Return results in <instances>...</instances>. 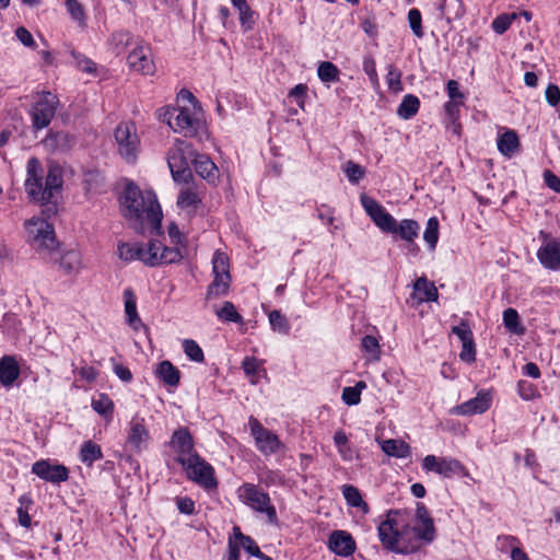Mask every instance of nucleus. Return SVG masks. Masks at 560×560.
Here are the masks:
<instances>
[{
	"label": "nucleus",
	"instance_id": "15",
	"mask_svg": "<svg viewBox=\"0 0 560 560\" xmlns=\"http://www.w3.org/2000/svg\"><path fill=\"white\" fill-rule=\"evenodd\" d=\"M202 190L198 186H183L176 200L179 214L187 219L195 217L202 207Z\"/></svg>",
	"mask_w": 560,
	"mask_h": 560
},
{
	"label": "nucleus",
	"instance_id": "10",
	"mask_svg": "<svg viewBox=\"0 0 560 560\" xmlns=\"http://www.w3.org/2000/svg\"><path fill=\"white\" fill-rule=\"evenodd\" d=\"M115 141L120 156L127 163H135L140 151V140L135 124H119L115 130Z\"/></svg>",
	"mask_w": 560,
	"mask_h": 560
},
{
	"label": "nucleus",
	"instance_id": "63",
	"mask_svg": "<svg viewBox=\"0 0 560 560\" xmlns=\"http://www.w3.org/2000/svg\"><path fill=\"white\" fill-rule=\"evenodd\" d=\"M176 505L183 514L191 515L195 513V502L188 497L176 498Z\"/></svg>",
	"mask_w": 560,
	"mask_h": 560
},
{
	"label": "nucleus",
	"instance_id": "7",
	"mask_svg": "<svg viewBox=\"0 0 560 560\" xmlns=\"http://www.w3.org/2000/svg\"><path fill=\"white\" fill-rule=\"evenodd\" d=\"M238 499L257 513H265L270 524H278L276 508L267 492L254 483H244L237 490Z\"/></svg>",
	"mask_w": 560,
	"mask_h": 560
},
{
	"label": "nucleus",
	"instance_id": "53",
	"mask_svg": "<svg viewBox=\"0 0 560 560\" xmlns=\"http://www.w3.org/2000/svg\"><path fill=\"white\" fill-rule=\"evenodd\" d=\"M362 349L370 355L372 359H377L380 354V345L375 337L373 336H364L361 341Z\"/></svg>",
	"mask_w": 560,
	"mask_h": 560
},
{
	"label": "nucleus",
	"instance_id": "8",
	"mask_svg": "<svg viewBox=\"0 0 560 560\" xmlns=\"http://www.w3.org/2000/svg\"><path fill=\"white\" fill-rule=\"evenodd\" d=\"M213 280L208 287L207 299H217L225 295L231 285L230 264L228 256L215 252L212 258Z\"/></svg>",
	"mask_w": 560,
	"mask_h": 560
},
{
	"label": "nucleus",
	"instance_id": "17",
	"mask_svg": "<svg viewBox=\"0 0 560 560\" xmlns=\"http://www.w3.org/2000/svg\"><path fill=\"white\" fill-rule=\"evenodd\" d=\"M43 168L36 158H31L26 164L25 191L35 202L43 199Z\"/></svg>",
	"mask_w": 560,
	"mask_h": 560
},
{
	"label": "nucleus",
	"instance_id": "24",
	"mask_svg": "<svg viewBox=\"0 0 560 560\" xmlns=\"http://www.w3.org/2000/svg\"><path fill=\"white\" fill-rule=\"evenodd\" d=\"M48 259L58 264L66 275H77L83 268L81 254L75 249H70L62 254H59L57 250V255Z\"/></svg>",
	"mask_w": 560,
	"mask_h": 560
},
{
	"label": "nucleus",
	"instance_id": "37",
	"mask_svg": "<svg viewBox=\"0 0 560 560\" xmlns=\"http://www.w3.org/2000/svg\"><path fill=\"white\" fill-rule=\"evenodd\" d=\"M342 494L347 501V504L353 508H359L364 514H368L370 511L369 505L362 499L359 489L351 485H345L342 487Z\"/></svg>",
	"mask_w": 560,
	"mask_h": 560
},
{
	"label": "nucleus",
	"instance_id": "42",
	"mask_svg": "<svg viewBox=\"0 0 560 560\" xmlns=\"http://www.w3.org/2000/svg\"><path fill=\"white\" fill-rule=\"evenodd\" d=\"M65 5L71 18L81 27L86 26V15L82 4L78 0H66Z\"/></svg>",
	"mask_w": 560,
	"mask_h": 560
},
{
	"label": "nucleus",
	"instance_id": "19",
	"mask_svg": "<svg viewBox=\"0 0 560 560\" xmlns=\"http://www.w3.org/2000/svg\"><path fill=\"white\" fill-rule=\"evenodd\" d=\"M493 400L491 389H481L477 393L476 397L454 407L452 413L459 416H472L486 412Z\"/></svg>",
	"mask_w": 560,
	"mask_h": 560
},
{
	"label": "nucleus",
	"instance_id": "35",
	"mask_svg": "<svg viewBox=\"0 0 560 560\" xmlns=\"http://www.w3.org/2000/svg\"><path fill=\"white\" fill-rule=\"evenodd\" d=\"M317 75L324 84L329 86L339 81L340 70L330 61H322L317 67Z\"/></svg>",
	"mask_w": 560,
	"mask_h": 560
},
{
	"label": "nucleus",
	"instance_id": "12",
	"mask_svg": "<svg viewBox=\"0 0 560 560\" xmlns=\"http://www.w3.org/2000/svg\"><path fill=\"white\" fill-rule=\"evenodd\" d=\"M58 98L50 92H44L33 105L31 116L36 129L46 128L56 114Z\"/></svg>",
	"mask_w": 560,
	"mask_h": 560
},
{
	"label": "nucleus",
	"instance_id": "41",
	"mask_svg": "<svg viewBox=\"0 0 560 560\" xmlns=\"http://www.w3.org/2000/svg\"><path fill=\"white\" fill-rule=\"evenodd\" d=\"M439 220L431 217L427 221L425 230L423 232V240L428 244L430 250H434L439 241Z\"/></svg>",
	"mask_w": 560,
	"mask_h": 560
},
{
	"label": "nucleus",
	"instance_id": "1",
	"mask_svg": "<svg viewBox=\"0 0 560 560\" xmlns=\"http://www.w3.org/2000/svg\"><path fill=\"white\" fill-rule=\"evenodd\" d=\"M120 211L128 225L138 233L161 232L163 213L155 194L127 183L119 196Z\"/></svg>",
	"mask_w": 560,
	"mask_h": 560
},
{
	"label": "nucleus",
	"instance_id": "57",
	"mask_svg": "<svg viewBox=\"0 0 560 560\" xmlns=\"http://www.w3.org/2000/svg\"><path fill=\"white\" fill-rule=\"evenodd\" d=\"M515 19V14L500 15L492 22V28L498 34H503L510 26L512 21Z\"/></svg>",
	"mask_w": 560,
	"mask_h": 560
},
{
	"label": "nucleus",
	"instance_id": "6",
	"mask_svg": "<svg viewBox=\"0 0 560 560\" xmlns=\"http://www.w3.org/2000/svg\"><path fill=\"white\" fill-rule=\"evenodd\" d=\"M195 152L189 143L177 139L167 153V164L175 182L187 183L191 177L190 163Z\"/></svg>",
	"mask_w": 560,
	"mask_h": 560
},
{
	"label": "nucleus",
	"instance_id": "2",
	"mask_svg": "<svg viewBox=\"0 0 560 560\" xmlns=\"http://www.w3.org/2000/svg\"><path fill=\"white\" fill-rule=\"evenodd\" d=\"M117 256L125 262L135 260L141 261L148 267H156L164 264H174L183 258L178 248H167L159 241L149 243H119L117 246Z\"/></svg>",
	"mask_w": 560,
	"mask_h": 560
},
{
	"label": "nucleus",
	"instance_id": "56",
	"mask_svg": "<svg viewBox=\"0 0 560 560\" xmlns=\"http://www.w3.org/2000/svg\"><path fill=\"white\" fill-rule=\"evenodd\" d=\"M408 21H409V25L413 32V34L417 36V37H422L423 36V31H422V24H421V13L418 9H411L409 12H408Z\"/></svg>",
	"mask_w": 560,
	"mask_h": 560
},
{
	"label": "nucleus",
	"instance_id": "26",
	"mask_svg": "<svg viewBox=\"0 0 560 560\" xmlns=\"http://www.w3.org/2000/svg\"><path fill=\"white\" fill-rule=\"evenodd\" d=\"M439 292L433 282L429 281L425 277L417 279L413 283V293L411 299L417 303L436 301Z\"/></svg>",
	"mask_w": 560,
	"mask_h": 560
},
{
	"label": "nucleus",
	"instance_id": "27",
	"mask_svg": "<svg viewBox=\"0 0 560 560\" xmlns=\"http://www.w3.org/2000/svg\"><path fill=\"white\" fill-rule=\"evenodd\" d=\"M420 225L417 221L411 219H404L399 223L396 222V229L392 234H397L401 240L412 245L415 253H418V247L415 245V240L418 237Z\"/></svg>",
	"mask_w": 560,
	"mask_h": 560
},
{
	"label": "nucleus",
	"instance_id": "40",
	"mask_svg": "<svg viewBox=\"0 0 560 560\" xmlns=\"http://www.w3.org/2000/svg\"><path fill=\"white\" fill-rule=\"evenodd\" d=\"M420 102L418 97L412 94H407L397 108V115L402 119H409L417 114Z\"/></svg>",
	"mask_w": 560,
	"mask_h": 560
},
{
	"label": "nucleus",
	"instance_id": "38",
	"mask_svg": "<svg viewBox=\"0 0 560 560\" xmlns=\"http://www.w3.org/2000/svg\"><path fill=\"white\" fill-rule=\"evenodd\" d=\"M233 533H234V538L237 541L236 544L238 545V547H243L249 555H252L256 558L265 557V553H262L260 551V549L257 546V544L255 542V540L252 537L244 535L241 532L240 527L235 526L233 528Z\"/></svg>",
	"mask_w": 560,
	"mask_h": 560
},
{
	"label": "nucleus",
	"instance_id": "39",
	"mask_svg": "<svg viewBox=\"0 0 560 560\" xmlns=\"http://www.w3.org/2000/svg\"><path fill=\"white\" fill-rule=\"evenodd\" d=\"M103 458L101 446L92 441H86L82 444L80 451V459L88 466H92L94 462Z\"/></svg>",
	"mask_w": 560,
	"mask_h": 560
},
{
	"label": "nucleus",
	"instance_id": "4",
	"mask_svg": "<svg viewBox=\"0 0 560 560\" xmlns=\"http://www.w3.org/2000/svg\"><path fill=\"white\" fill-rule=\"evenodd\" d=\"M409 529V525L405 520V515L398 510L388 511L386 518L381 522L377 527L378 537L387 550L408 553L416 550V548L409 549L408 547H399V540L402 538Z\"/></svg>",
	"mask_w": 560,
	"mask_h": 560
},
{
	"label": "nucleus",
	"instance_id": "16",
	"mask_svg": "<svg viewBox=\"0 0 560 560\" xmlns=\"http://www.w3.org/2000/svg\"><path fill=\"white\" fill-rule=\"evenodd\" d=\"M150 434L144 423V419L139 416L132 417L128 424L126 447L135 453H140L147 448Z\"/></svg>",
	"mask_w": 560,
	"mask_h": 560
},
{
	"label": "nucleus",
	"instance_id": "59",
	"mask_svg": "<svg viewBox=\"0 0 560 560\" xmlns=\"http://www.w3.org/2000/svg\"><path fill=\"white\" fill-rule=\"evenodd\" d=\"M237 10L240 13V22H241L242 27L245 31L250 30L254 25V19H253L254 13L250 10L249 5L242 7Z\"/></svg>",
	"mask_w": 560,
	"mask_h": 560
},
{
	"label": "nucleus",
	"instance_id": "18",
	"mask_svg": "<svg viewBox=\"0 0 560 560\" xmlns=\"http://www.w3.org/2000/svg\"><path fill=\"white\" fill-rule=\"evenodd\" d=\"M127 63L132 71L143 75H152L155 72L151 49L141 43L129 52Z\"/></svg>",
	"mask_w": 560,
	"mask_h": 560
},
{
	"label": "nucleus",
	"instance_id": "29",
	"mask_svg": "<svg viewBox=\"0 0 560 560\" xmlns=\"http://www.w3.org/2000/svg\"><path fill=\"white\" fill-rule=\"evenodd\" d=\"M62 186V178L58 170H49L45 183L43 185V203L51 202L55 194L59 191Z\"/></svg>",
	"mask_w": 560,
	"mask_h": 560
},
{
	"label": "nucleus",
	"instance_id": "3",
	"mask_svg": "<svg viewBox=\"0 0 560 560\" xmlns=\"http://www.w3.org/2000/svg\"><path fill=\"white\" fill-rule=\"evenodd\" d=\"M24 228L26 241L36 253L45 258H54L57 255L59 242L52 224L46 219L33 217L24 222Z\"/></svg>",
	"mask_w": 560,
	"mask_h": 560
},
{
	"label": "nucleus",
	"instance_id": "32",
	"mask_svg": "<svg viewBox=\"0 0 560 560\" xmlns=\"http://www.w3.org/2000/svg\"><path fill=\"white\" fill-rule=\"evenodd\" d=\"M91 407L104 419L112 420L114 415V402L106 394H95L92 397Z\"/></svg>",
	"mask_w": 560,
	"mask_h": 560
},
{
	"label": "nucleus",
	"instance_id": "36",
	"mask_svg": "<svg viewBox=\"0 0 560 560\" xmlns=\"http://www.w3.org/2000/svg\"><path fill=\"white\" fill-rule=\"evenodd\" d=\"M503 324L509 332L522 336L525 332V327L522 325L520 315L515 308L509 307L503 312Z\"/></svg>",
	"mask_w": 560,
	"mask_h": 560
},
{
	"label": "nucleus",
	"instance_id": "50",
	"mask_svg": "<svg viewBox=\"0 0 560 560\" xmlns=\"http://www.w3.org/2000/svg\"><path fill=\"white\" fill-rule=\"evenodd\" d=\"M71 56L74 60L75 67L79 70L86 72L89 74H94L96 72V65L91 59L75 51H72Z\"/></svg>",
	"mask_w": 560,
	"mask_h": 560
},
{
	"label": "nucleus",
	"instance_id": "28",
	"mask_svg": "<svg viewBox=\"0 0 560 560\" xmlns=\"http://www.w3.org/2000/svg\"><path fill=\"white\" fill-rule=\"evenodd\" d=\"M194 166L196 173L202 178L207 179L210 183H214L218 178V167L210 160L209 156L205 154H196L194 159Z\"/></svg>",
	"mask_w": 560,
	"mask_h": 560
},
{
	"label": "nucleus",
	"instance_id": "49",
	"mask_svg": "<svg viewBox=\"0 0 560 560\" xmlns=\"http://www.w3.org/2000/svg\"><path fill=\"white\" fill-rule=\"evenodd\" d=\"M386 82L389 90L394 92H399L402 90L401 85V71L397 69L395 66L389 65L387 68Z\"/></svg>",
	"mask_w": 560,
	"mask_h": 560
},
{
	"label": "nucleus",
	"instance_id": "34",
	"mask_svg": "<svg viewBox=\"0 0 560 560\" xmlns=\"http://www.w3.org/2000/svg\"><path fill=\"white\" fill-rule=\"evenodd\" d=\"M518 144V137L513 130H506L498 139V150L505 156H511L517 150Z\"/></svg>",
	"mask_w": 560,
	"mask_h": 560
},
{
	"label": "nucleus",
	"instance_id": "5",
	"mask_svg": "<svg viewBox=\"0 0 560 560\" xmlns=\"http://www.w3.org/2000/svg\"><path fill=\"white\" fill-rule=\"evenodd\" d=\"M159 118L166 122L175 132L191 137L196 133L200 121V108L197 104L161 108L159 110Z\"/></svg>",
	"mask_w": 560,
	"mask_h": 560
},
{
	"label": "nucleus",
	"instance_id": "9",
	"mask_svg": "<svg viewBox=\"0 0 560 560\" xmlns=\"http://www.w3.org/2000/svg\"><path fill=\"white\" fill-rule=\"evenodd\" d=\"M179 464L186 471L187 477L199 486L206 489L217 487L212 466L199 456V454L196 453L187 458H183Z\"/></svg>",
	"mask_w": 560,
	"mask_h": 560
},
{
	"label": "nucleus",
	"instance_id": "30",
	"mask_svg": "<svg viewBox=\"0 0 560 560\" xmlns=\"http://www.w3.org/2000/svg\"><path fill=\"white\" fill-rule=\"evenodd\" d=\"M20 374V368L14 357L4 355L0 360V382L3 385H11Z\"/></svg>",
	"mask_w": 560,
	"mask_h": 560
},
{
	"label": "nucleus",
	"instance_id": "54",
	"mask_svg": "<svg viewBox=\"0 0 560 560\" xmlns=\"http://www.w3.org/2000/svg\"><path fill=\"white\" fill-rule=\"evenodd\" d=\"M500 540L509 544L511 546V559L512 560H529L526 552L517 547L515 544L518 542L517 538L514 536H505L502 538H499Z\"/></svg>",
	"mask_w": 560,
	"mask_h": 560
},
{
	"label": "nucleus",
	"instance_id": "23",
	"mask_svg": "<svg viewBox=\"0 0 560 560\" xmlns=\"http://www.w3.org/2000/svg\"><path fill=\"white\" fill-rule=\"evenodd\" d=\"M171 445L177 452L176 460L178 463H180L183 458L196 454L192 436L186 428H180L173 433Z\"/></svg>",
	"mask_w": 560,
	"mask_h": 560
},
{
	"label": "nucleus",
	"instance_id": "31",
	"mask_svg": "<svg viewBox=\"0 0 560 560\" xmlns=\"http://www.w3.org/2000/svg\"><path fill=\"white\" fill-rule=\"evenodd\" d=\"M381 447L386 455L396 458H406L411 454L410 445L402 440H384L381 443Z\"/></svg>",
	"mask_w": 560,
	"mask_h": 560
},
{
	"label": "nucleus",
	"instance_id": "45",
	"mask_svg": "<svg viewBox=\"0 0 560 560\" xmlns=\"http://www.w3.org/2000/svg\"><path fill=\"white\" fill-rule=\"evenodd\" d=\"M185 354L195 362L205 360L203 351L200 346L192 339H184L182 342Z\"/></svg>",
	"mask_w": 560,
	"mask_h": 560
},
{
	"label": "nucleus",
	"instance_id": "62",
	"mask_svg": "<svg viewBox=\"0 0 560 560\" xmlns=\"http://www.w3.org/2000/svg\"><path fill=\"white\" fill-rule=\"evenodd\" d=\"M167 234L171 238V242L175 245L173 248H178V245H183L185 243V236L180 233L178 226L175 223H171L167 228ZM182 253V250H179Z\"/></svg>",
	"mask_w": 560,
	"mask_h": 560
},
{
	"label": "nucleus",
	"instance_id": "64",
	"mask_svg": "<svg viewBox=\"0 0 560 560\" xmlns=\"http://www.w3.org/2000/svg\"><path fill=\"white\" fill-rule=\"evenodd\" d=\"M546 101L550 106H557L560 103V89L556 84H549L545 91Z\"/></svg>",
	"mask_w": 560,
	"mask_h": 560
},
{
	"label": "nucleus",
	"instance_id": "43",
	"mask_svg": "<svg viewBox=\"0 0 560 560\" xmlns=\"http://www.w3.org/2000/svg\"><path fill=\"white\" fill-rule=\"evenodd\" d=\"M412 530L420 540H423L427 544L432 542L435 538L433 520H427V522L420 523L418 526H415Z\"/></svg>",
	"mask_w": 560,
	"mask_h": 560
},
{
	"label": "nucleus",
	"instance_id": "51",
	"mask_svg": "<svg viewBox=\"0 0 560 560\" xmlns=\"http://www.w3.org/2000/svg\"><path fill=\"white\" fill-rule=\"evenodd\" d=\"M20 508L18 509V517L21 526L28 528L31 526V516L28 514V508L32 504V500L22 497L20 498Z\"/></svg>",
	"mask_w": 560,
	"mask_h": 560
},
{
	"label": "nucleus",
	"instance_id": "60",
	"mask_svg": "<svg viewBox=\"0 0 560 560\" xmlns=\"http://www.w3.org/2000/svg\"><path fill=\"white\" fill-rule=\"evenodd\" d=\"M306 91L307 86L305 84H298L289 93V96L294 98L295 103L302 109H304Z\"/></svg>",
	"mask_w": 560,
	"mask_h": 560
},
{
	"label": "nucleus",
	"instance_id": "25",
	"mask_svg": "<svg viewBox=\"0 0 560 560\" xmlns=\"http://www.w3.org/2000/svg\"><path fill=\"white\" fill-rule=\"evenodd\" d=\"M124 304H125V316L126 323L135 330H148L147 326L142 323L138 311L137 300L133 291L128 288L124 291Z\"/></svg>",
	"mask_w": 560,
	"mask_h": 560
},
{
	"label": "nucleus",
	"instance_id": "55",
	"mask_svg": "<svg viewBox=\"0 0 560 560\" xmlns=\"http://www.w3.org/2000/svg\"><path fill=\"white\" fill-rule=\"evenodd\" d=\"M362 387H343L341 399L348 406L358 405L361 400Z\"/></svg>",
	"mask_w": 560,
	"mask_h": 560
},
{
	"label": "nucleus",
	"instance_id": "58",
	"mask_svg": "<svg viewBox=\"0 0 560 560\" xmlns=\"http://www.w3.org/2000/svg\"><path fill=\"white\" fill-rule=\"evenodd\" d=\"M459 358L462 361L467 362V363H471L475 361L476 350H475L474 339L462 343V351L459 353Z\"/></svg>",
	"mask_w": 560,
	"mask_h": 560
},
{
	"label": "nucleus",
	"instance_id": "48",
	"mask_svg": "<svg viewBox=\"0 0 560 560\" xmlns=\"http://www.w3.org/2000/svg\"><path fill=\"white\" fill-rule=\"evenodd\" d=\"M269 323L272 330L279 331L281 334L289 332L290 325L288 319L279 311H272L269 313Z\"/></svg>",
	"mask_w": 560,
	"mask_h": 560
},
{
	"label": "nucleus",
	"instance_id": "13",
	"mask_svg": "<svg viewBox=\"0 0 560 560\" xmlns=\"http://www.w3.org/2000/svg\"><path fill=\"white\" fill-rule=\"evenodd\" d=\"M360 201L363 209L377 228L386 233L395 231L396 219L389 214L380 202L365 194L360 196Z\"/></svg>",
	"mask_w": 560,
	"mask_h": 560
},
{
	"label": "nucleus",
	"instance_id": "11",
	"mask_svg": "<svg viewBox=\"0 0 560 560\" xmlns=\"http://www.w3.org/2000/svg\"><path fill=\"white\" fill-rule=\"evenodd\" d=\"M422 469L427 472H435L443 478H452L453 476H469L466 467L458 459L453 457H438L435 455H427L422 459Z\"/></svg>",
	"mask_w": 560,
	"mask_h": 560
},
{
	"label": "nucleus",
	"instance_id": "61",
	"mask_svg": "<svg viewBox=\"0 0 560 560\" xmlns=\"http://www.w3.org/2000/svg\"><path fill=\"white\" fill-rule=\"evenodd\" d=\"M452 332L459 338L462 343L474 339L471 329L466 322H462L458 326H454L452 328Z\"/></svg>",
	"mask_w": 560,
	"mask_h": 560
},
{
	"label": "nucleus",
	"instance_id": "47",
	"mask_svg": "<svg viewBox=\"0 0 560 560\" xmlns=\"http://www.w3.org/2000/svg\"><path fill=\"white\" fill-rule=\"evenodd\" d=\"M342 171L351 184H358L365 175V170L352 161L345 163Z\"/></svg>",
	"mask_w": 560,
	"mask_h": 560
},
{
	"label": "nucleus",
	"instance_id": "22",
	"mask_svg": "<svg viewBox=\"0 0 560 560\" xmlns=\"http://www.w3.org/2000/svg\"><path fill=\"white\" fill-rule=\"evenodd\" d=\"M328 547L338 556L349 557L355 550V541L349 533L335 530L329 536Z\"/></svg>",
	"mask_w": 560,
	"mask_h": 560
},
{
	"label": "nucleus",
	"instance_id": "21",
	"mask_svg": "<svg viewBox=\"0 0 560 560\" xmlns=\"http://www.w3.org/2000/svg\"><path fill=\"white\" fill-rule=\"evenodd\" d=\"M539 262L550 270L560 269V240L544 235L542 243L537 250Z\"/></svg>",
	"mask_w": 560,
	"mask_h": 560
},
{
	"label": "nucleus",
	"instance_id": "52",
	"mask_svg": "<svg viewBox=\"0 0 560 560\" xmlns=\"http://www.w3.org/2000/svg\"><path fill=\"white\" fill-rule=\"evenodd\" d=\"M131 34L129 32H117L112 35V44L114 45L117 54H120L126 47L130 45Z\"/></svg>",
	"mask_w": 560,
	"mask_h": 560
},
{
	"label": "nucleus",
	"instance_id": "46",
	"mask_svg": "<svg viewBox=\"0 0 560 560\" xmlns=\"http://www.w3.org/2000/svg\"><path fill=\"white\" fill-rule=\"evenodd\" d=\"M47 143L54 144L57 150L66 151L73 145L74 138L69 133L61 131L47 139Z\"/></svg>",
	"mask_w": 560,
	"mask_h": 560
},
{
	"label": "nucleus",
	"instance_id": "33",
	"mask_svg": "<svg viewBox=\"0 0 560 560\" xmlns=\"http://www.w3.org/2000/svg\"><path fill=\"white\" fill-rule=\"evenodd\" d=\"M155 374L160 381L166 385H177L180 380V373L170 361H162L155 369Z\"/></svg>",
	"mask_w": 560,
	"mask_h": 560
},
{
	"label": "nucleus",
	"instance_id": "14",
	"mask_svg": "<svg viewBox=\"0 0 560 560\" xmlns=\"http://www.w3.org/2000/svg\"><path fill=\"white\" fill-rule=\"evenodd\" d=\"M248 425L255 440L256 447L264 455L275 454L282 446L278 435L264 428L253 416L249 417Z\"/></svg>",
	"mask_w": 560,
	"mask_h": 560
},
{
	"label": "nucleus",
	"instance_id": "44",
	"mask_svg": "<svg viewBox=\"0 0 560 560\" xmlns=\"http://www.w3.org/2000/svg\"><path fill=\"white\" fill-rule=\"evenodd\" d=\"M215 314L221 320L233 323L242 322V316L237 313L232 302H224L222 307L215 310Z\"/></svg>",
	"mask_w": 560,
	"mask_h": 560
},
{
	"label": "nucleus",
	"instance_id": "20",
	"mask_svg": "<svg viewBox=\"0 0 560 560\" xmlns=\"http://www.w3.org/2000/svg\"><path fill=\"white\" fill-rule=\"evenodd\" d=\"M32 472L38 478L52 483H59L69 478V469L66 466L52 464L48 459L35 462L32 465Z\"/></svg>",
	"mask_w": 560,
	"mask_h": 560
}]
</instances>
